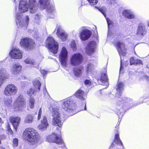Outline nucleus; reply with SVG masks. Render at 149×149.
Returning a JSON list of instances; mask_svg holds the SVG:
<instances>
[{"mask_svg":"<svg viewBox=\"0 0 149 149\" xmlns=\"http://www.w3.org/2000/svg\"><path fill=\"white\" fill-rule=\"evenodd\" d=\"M26 0H20L19 7V13L18 12L16 15V23L18 27L24 28V29L26 28L29 22V18L28 16L25 18V21L22 17V13L27 11L28 7L26 4Z\"/></svg>","mask_w":149,"mask_h":149,"instance_id":"1","label":"nucleus"},{"mask_svg":"<svg viewBox=\"0 0 149 149\" xmlns=\"http://www.w3.org/2000/svg\"><path fill=\"white\" fill-rule=\"evenodd\" d=\"M23 135L25 136L27 140L32 144H36L40 139L38 133L31 128L26 129L23 132Z\"/></svg>","mask_w":149,"mask_h":149,"instance_id":"2","label":"nucleus"},{"mask_svg":"<svg viewBox=\"0 0 149 149\" xmlns=\"http://www.w3.org/2000/svg\"><path fill=\"white\" fill-rule=\"evenodd\" d=\"M49 111L52 113L53 117L52 124L55 126H58L61 127L62 125L63 122L61 120L60 114L59 113V110L56 108H53L52 107H49Z\"/></svg>","mask_w":149,"mask_h":149,"instance_id":"3","label":"nucleus"},{"mask_svg":"<svg viewBox=\"0 0 149 149\" xmlns=\"http://www.w3.org/2000/svg\"><path fill=\"white\" fill-rule=\"evenodd\" d=\"M21 46L27 50H32L36 46L35 41L32 39L25 38L22 39L20 42Z\"/></svg>","mask_w":149,"mask_h":149,"instance_id":"4","label":"nucleus"},{"mask_svg":"<svg viewBox=\"0 0 149 149\" xmlns=\"http://www.w3.org/2000/svg\"><path fill=\"white\" fill-rule=\"evenodd\" d=\"M46 45L51 52L54 54H56L58 50V45L53 38L49 37L46 40Z\"/></svg>","mask_w":149,"mask_h":149,"instance_id":"5","label":"nucleus"},{"mask_svg":"<svg viewBox=\"0 0 149 149\" xmlns=\"http://www.w3.org/2000/svg\"><path fill=\"white\" fill-rule=\"evenodd\" d=\"M62 107L66 111L69 112L74 111L75 109V106L72 100L68 99L65 100L62 104Z\"/></svg>","mask_w":149,"mask_h":149,"instance_id":"6","label":"nucleus"},{"mask_svg":"<svg viewBox=\"0 0 149 149\" xmlns=\"http://www.w3.org/2000/svg\"><path fill=\"white\" fill-rule=\"evenodd\" d=\"M17 88L13 84L8 85L4 91V93L5 95L10 96L15 95L17 92Z\"/></svg>","mask_w":149,"mask_h":149,"instance_id":"7","label":"nucleus"},{"mask_svg":"<svg viewBox=\"0 0 149 149\" xmlns=\"http://www.w3.org/2000/svg\"><path fill=\"white\" fill-rule=\"evenodd\" d=\"M82 60V56L81 54L79 53L74 54L71 58L70 64L73 66L79 65L81 63Z\"/></svg>","mask_w":149,"mask_h":149,"instance_id":"8","label":"nucleus"},{"mask_svg":"<svg viewBox=\"0 0 149 149\" xmlns=\"http://www.w3.org/2000/svg\"><path fill=\"white\" fill-rule=\"evenodd\" d=\"M68 52L65 48L63 47L59 56L61 65L63 67H66Z\"/></svg>","mask_w":149,"mask_h":149,"instance_id":"9","label":"nucleus"},{"mask_svg":"<svg viewBox=\"0 0 149 149\" xmlns=\"http://www.w3.org/2000/svg\"><path fill=\"white\" fill-rule=\"evenodd\" d=\"M40 5V8L42 9L47 8V11L49 13H52L54 10V8L49 5V0H39Z\"/></svg>","mask_w":149,"mask_h":149,"instance_id":"10","label":"nucleus"},{"mask_svg":"<svg viewBox=\"0 0 149 149\" xmlns=\"http://www.w3.org/2000/svg\"><path fill=\"white\" fill-rule=\"evenodd\" d=\"M26 104V102L23 96L20 95L16 98L14 104L15 109L22 107Z\"/></svg>","mask_w":149,"mask_h":149,"instance_id":"11","label":"nucleus"},{"mask_svg":"<svg viewBox=\"0 0 149 149\" xmlns=\"http://www.w3.org/2000/svg\"><path fill=\"white\" fill-rule=\"evenodd\" d=\"M9 55L13 58L21 59L22 57L21 52L17 48L13 49L10 53Z\"/></svg>","mask_w":149,"mask_h":149,"instance_id":"12","label":"nucleus"},{"mask_svg":"<svg viewBox=\"0 0 149 149\" xmlns=\"http://www.w3.org/2000/svg\"><path fill=\"white\" fill-rule=\"evenodd\" d=\"M116 46L120 56H125L126 54V49L124 44L123 42H118L116 44Z\"/></svg>","mask_w":149,"mask_h":149,"instance_id":"13","label":"nucleus"},{"mask_svg":"<svg viewBox=\"0 0 149 149\" xmlns=\"http://www.w3.org/2000/svg\"><path fill=\"white\" fill-rule=\"evenodd\" d=\"M80 38L82 40H85L89 38L91 35V32L86 29H83L79 33Z\"/></svg>","mask_w":149,"mask_h":149,"instance_id":"14","label":"nucleus"},{"mask_svg":"<svg viewBox=\"0 0 149 149\" xmlns=\"http://www.w3.org/2000/svg\"><path fill=\"white\" fill-rule=\"evenodd\" d=\"M29 7L30 13H33L36 12L38 9V6L35 0H29Z\"/></svg>","mask_w":149,"mask_h":149,"instance_id":"15","label":"nucleus"},{"mask_svg":"<svg viewBox=\"0 0 149 149\" xmlns=\"http://www.w3.org/2000/svg\"><path fill=\"white\" fill-rule=\"evenodd\" d=\"M56 35L63 41H66L67 38V34L60 27L58 28Z\"/></svg>","mask_w":149,"mask_h":149,"instance_id":"16","label":"nucleus"},{"mask_svg":"<svg viewBox=\"0 0 149 149\" xmlns=\"http://www.w3.org/2000/svg\"><path fill=\"white\" fill-rule=\"evenodd\" d=\"M49 126V123L46 116H44L41 123L38 125V128L41 131H44L46 130Z\"/></svg>","mask_w":149,"mask_h":149,"instance_id":"17","label":"nucleus"},{"mask_svg":"<svg viewBox=\"0 0 149 149\" xmlns=\"http://www.w3.org/2000/svg\"><path fill=\"white\" fill-rule=\"evenodd\" d=\"M96 45V43L94 41L91 42L86 47V51L88 54L90 55L94 52Z\"/></svg>","mask_w":149,"mask_h":149,"instance_id":"18","label":"nucleus"},{"mask_svg":"<svg viewBox=\"0 0 149 149\" xmlns=\"http://www.w3.org/2000/svg\"><path fill=\"white\" fill-rule=\"evenodd\" d=\"M20 119V118L19 117H13L11 116L10 118V121L12 124L14 129L16 130H17V126L19 125Z\"/></svg>","mask_w":149,"mask_h":149,"instance_id":"19","label":"nucleus"},{"mask_svg":"<svg viewBox=\"0 0 149 149\" xmlns=\"http://www.w3.org/2000/svg\"><path fill=\"white\" fill-rule=\"evenodd\" d=\"M146 33V30L145 26L143 24H140L139 26L137 34L141 36H142Z\"/></svg>","mask_w":149,"mask_h":149,"instance_id":"20","label":"nucleus"},{"mask_svg":"<svg viewBox=\"0 0 149 149\" xmlns=\"http://www.w3.org/2000/svg\"><path fill=\"white\" fill-rule=\"evenodd\" d=\"M58 134H59L58 133V134L55 133L52 134L53 137L52 138V140H54L53 141H52V142H55L57 144L62 143L63 141L60 136Z\"/></svg>","mask_w":149,"mask_h":149,"instance_id":"21","label":"nucleus"},{"mask_svg":"<svg viewBox=\"0 0 149 149\" xmlns=\"http://www.w3.org/2000/svg\"><path fill=\"white\" fill-rule=\"evenodd\" d=\"M21 66L19 64H15L13 66L11 70V72L13 74L16 75L20 71Z\"/></svg>","mask_w":149,"mask_h":149,"instance_id":"22","label":"nucleus"},{"mask_svg":"<svg viewBox=\"0 0 149 149\" xmlns=\"http://www.w3.org/2000/svg\"><path fill=\"white\" fill-rule=\"evenodd\" d=\"M123 15L124 16L129 19L134 18V15L133 13L130 10H124L123 13Z\"/></svg>","mask_w":149,"mask_h":149,"instance_id":"23","label":"nucleus"},{"mask_svg":"<svg viewBox=\"0 0 149 149\" xmlns=\"http://www.w3.org/2000/svg\"><path fill=\"white\" fill-rule=\"evenodd\" d=\"M97 81L99 83L100 82H102V83L105 82L107 86L108 85V84L107 83V76L105 73L102 74L101 76L98 78Z\"/></svg>","mask_w":149,"mask_h":149,"instance_id":"24","label":"nucleus"},{"mask_svg":"<svg viewBox=\"0 0 149 149\" xmlns=\"http://www.w3.org/2000/svg\"><path fill=\"white\" fill-rule=\"evenodd\" d=\"M75 96L81 100H84L85 99V96H84V91L80 89L78 90L75 94Z\"/></svg>","mask_w":149,"mask_h":149,"instance_id":"25","label":"nucleus"},{"mask_svg":"<svg viewBox=\"0 0 149 149\" xmlns=\"http://www.w3.org/2000/svg\"><path fill=\"white\" fill-rule=\"evenodd\" d=\"M86 72L87 74L91 73L94 69V65L91 63H88L86 67Z\"/></svg>","mask_w":149,"mask_h":149,"instance_id":"26","label":"nucleus"},{"mask_svg":"<svg viewBox=\"0 0 149 149\" xmlns=\"http://www.w3.org/2000/svg\"><path fill=\"white\" fill-rule=\"evenodd\" d=\"M130 65L133 64L136 65L137 64H142V61L140 60L137 59L135 58L132 57L130 59Z\"/></svg>","mask_w":149,"mask_h":149,"instance_id":"27","label":"nucleus"},{"mask_svg":"<svg viewBox=\"0 0 149 149\" xmlns=\"http://www.w3.org/2000/svg\"><path fill=\"white\" fill-rule=\"evenodd\" d=\"M121 102L122 103L121 106L123 107V108H124L125 105L126 107L127 105L131 104L132 101L130 98H125L122 100Z\"/></svg>","mask_w":149,"mask_h":149,"instance_id":"28","label":"nucleus"},{"mask_svg":"<svg viewBox=\"0 0 149 149\" xmlns=\"http://www.w3.org/2000/svg\"><path fill=\"white\" fill-rule=\"evenodd\" d=\"M117 85V86L116 88L117 91L119 92V93H117L116 94V95L117 96L118 94H119L120 95H121V91H123V89L124 84L123 82H118Z\"/></svg>","mask_w":149,"mask_h":149,"instance_id":"29","label":"nucleus"},{"mask_svg":"<svg viewBox=\"0 0 149 149\" xmlns=\"http://www.w3.org/2000/svg\"><path fill=\"white\" fill-rule=\"evenodd\" d=\"M34 116L29 114L25 118V122L26 123H31L33 121Z\"/></svg>","mask_w":149,"mask_h":149,"instance_id":"30","label":"nucleus"},{"mask_svg":"<svg viewBox=\"0 0 149 149\" xmlns=\"http://www.w3.org/2000/svg\"><path fill=\"white\" fill-rule=\"evenodd\" d=\"M82 67L76 68L74 69V75L76 76H78L81 74V69Z\"/></svg>","mask_w":149,"mask_h":149,"instance_id":"31","label":"nucleus"},{"mask_svg":"<svg viewBox=\"0 0 149 149\" xmlns=\"http://www.w3.org/2000/svg\"><path fill=\"white\" fill-rule=\"evenodd\" d=\"M33 84L36 88H38V90H40L41 84L38 79H36L33 82Z\"/></svg>","mask_w":149,"mask_h":149,"instance_id":"32","label":"nucleus"},{"mask_svg":"<svg viewBox=\"0 0 149 149\" xmlns=\"http://www.w3.org/2000/svg\"><path fill=\"white\" fill-rule=\"evenodd\" d=\"M114 142L116 144L121 145H122V142L119 138L118 134H116L115 136Z\"/></svg>","mask_w":149,"mask_h":149,"instance_id":"33","label":"nucleus"},{"mask_svg":"<svg viewBox=\"0 0 149 149\" xmlns=\"http://www.w3.org/2000/svg\"><path fill=\"white\" fill-rule=\"evenodd\" d=\"M29 105L30 107L32 109L34 107V104L35 103V100L33 97H31L29 99Z\"/></svg>","mask_w":149,"mask_h":149,"instance_id":"34","label":"nucleus"},{"mask_svg":"<svg viewBox=\"0 0 149 149\" xmlns=\"http://www.w3.org/2000/svg\"><path fill=\"white\" fill-rule=\"evenodd\" d=\"M12 102V100L11 98L6 99L4 100V104L7 106L10 105Z\"/></svg>","mask_w":149,"mask_h":149,"instance_id":"35","label":"nucleus"},{"mask_svg":"<svg viewBox=\"0 0 149 149\" xmlns=\"http://www.w3.org/2000/svg\"><path fill=\"white\" fill-rule=\"evenodd\" d=\"M27 64H29L33 65H34L35 64V62L31 59L27 58L24 61Z\"/></svg>","mask_w":149,"mask_h":149,"instance_id":"36","label":"nucleus"},{"mask_svg":"<svg viewBox=\"0 0 149 149\" xmlns=\"http://www.w3.org/2000/svg\"><path fill=\"white\" fill-rule=\"evenodd\" d=\"M36 92L32 88L30 89L27 91L28 94L29 96L32 95L33 94L36 93Z\"/></svg>","mask_w":149,"mask_h":149,"instance_id":"37","label":"nucleus"},{"mask_svg":"<svg viewBox=\"0 0 149 149\" xmlns=\"http://www.w3.org/2000/svg\"><path fill=\"white\" fill-rule=\"evenodd\" d=\"M53 137L52 134L51 135H48L46 137V140L49 142H52L54 140H52Z\"/></svg>","mask_w":149,"mask_h":149,"instance_id":"38","label":"nucleus"},{"mask_svg":"<svg viewBox=\"0 0 149 149\" xmlns=\"http://www.w3.org/2000/svg\"><path fill=\"white\" fill-rule=\"evenodd\" d=\"M92 6L96 5L98 2V0H87Z\"/></svg>","mask_w":149,"mask_h":149,"instance_id":"39","label":"nucleus"},{"mask_svg":"<svg viewBox=\"0 0 149 149\" xmlns=\"http://www.w3.org/2000/svg\"><path fill=\"white\" fill-rule=\"evenodd\" d=\"M13 146L14 147L17 146L18 145V139L17 138H15L13 140Z\"/></svg>","mask_w":149,"mask_h":149,"instance_id":"40","label":"nucleus"},{"mask_svg":"<svg viewBox=\"0 0 149 149\" xmlns=\"http://www.w3.org/2000/svg\"><path fill=\"white\" fill-rule=\"evenodd\" d=\"M106 19L108 27V28H109L110 26L112 25L113 22L109 18H106Z\"/></svg>","mask_w":149,"mask_h":149,"instance_id":"41","label":"nucleus"},{"mask_svg":"<svg viewBox=\"0 0 149 149\" xmlns=\"http://www.w3.org/2000/svg\"><path fill=\"white\" fill-rule=\"evenodd\" d=\"M42 113V108H41L39 110L38 112V118L37 120H39L41 118V116Z\"/></svg>","mask_w":149,"mask_h":149,"instance_id":"42","label":"nucleus"},{"mask_svg":"<svg viewBox=\"0 0 149 149\" xmlns=\"http://www.w3.org/2000/svg\"><path fill=\"white\" fill-rule=\"evenodd\" d=\"M71 47L74 50L76 49V45L75 42L74 41L72 42L71 44Z\"/></svg>","mask_w":149,"mask_h":149,"instance_id":"43","label":"nucleus"},{"mask_svg":"<svg viewBox=\"0 0 149 149\" xmlns=\"http://www.w3.org/2000/svg\"><path fill=\"white\" fill-rule=\"evenodd\" d=\"M40 15L39 14H37L36 15L35 18V20H36V21H37L40 19Z\"/></svg>","mask_w":149,"mask_h":149,"instance_id":"44","label":"nucleus"},{"mask_svg":"<svg viewBox=\"0 0 149 149\" xmlns=\"http://www.w3.org/2000/svg\"><path fill=\"white\" fill-rule=\"evenodd\" d=\"M84 83L86 85H90L91 84V81L89 80H86L84 81Z\"/></svg>","mask_w":149,"mask_h":149,"instance_id":"45","label":"nucleus"},{"mask_svg":"<svg viewBox=\"0 0 149 149\" xmlns=\"http://www.w3.org/2000/svg\"><path fill=\"white\" fill-rule=\"evenodd\" d=\"M107 2L110 4H111L112 3H114L115 1L114 0H107Z\"/></svg>","mask_w":149,"mask_h":149,"instance_id":"46","label":"nucleus"},{"mask_svg":"<svg viewBox=\"0 0 149 149\" xmlns=\"http://www.w3.org/2000/svg\"><path fill=\"white\" fill-rule=\"evenodd\" d=\"M8 130L10 134H12L13 133V131L10 128V126L8 125Z\"/></svg>","mask_w":149,"mask_h":149,"instance_id":"47","label":"nucleus"},{"mask_svg":"<svg viewBox=\"0 0 149 149\" xmlns=\"http://www.w3.org/2000/svg\"><path fill=\"white\" fill-rule=\"evenodd\" d=\"M40 72L41 74L44 75H45L47 74V72L44 70H41Z\"/></svg>","mask_w":149,"mask_h":149,"instance_id":"48","label":"nucleus"},{"mask_svg":"<svg viewBox=\"0 0 149 149\" xmlns=\"http://www.w3.org/2000/svg\"><path fill=\"white\" fill-rule=\"evenodd\" d=\"M5 136L4 135L0 136V144H1V140L3 139H4L6 138Z\"/></svg>","mask_w":149,"mask_h":149,"instance_id":"49","label":"nucleus"},{"mask_svg":"<svg viewBox=\"0 0 149 149\" xmlns=\"http://www.w3.org/2000/svg\"><path fill=\"white\" fill-rule=\"evenodd\" d=\"M100 11L103 14V15H104V16L105 17H106L105 14V12L103 10H102L101 9H100Z\"/></svg>","mask_w":149,"mask_h":149,"instance_id":"50","label":"nucleus"},{"mask_svg":"<svg viewBox=\"0 0 149 149\" xmlns=\"http://www.w3.org/2000/svg\"><path fill=\"white\" fill-rule=\"evenodd\" d=\"M118 111L119 112H118L117 113V114L118 116H119L120 114H122V115H123V113L122 112H121V113L120 112V111L119 110H118Z\"/></svg>","mask_w":149,"mask_h":149,"instance_id":"51","label":"nucleus"},{"mask_svg":"<svg viewBox=\"0 0 149 149\" xmlns=\"http://www.w3.org/2000/svg\"><path fill=\"white\" fill-rule=\"evenodd\" d=\"M122 60L121 58L120 60V71L121 70V68H122Z\"/></svg>","mask_w":149,"mask_h":149,"instance_id":"52","label":"nucleus"},{"mask_svg":"<svg viewBox=\"0 0 149 149\" xmlns=\"http://www.w3.org/2000/svg\"><path fill=\"white\" fill-rule=\"evenodd\" d=\"M0 149H5L3 147H2L1 146H0Z\"/></svg>","mask_w":149,"mask_h":149,"instance_id":"53","label":"nucleus"},{"mask_svg":"<svg viewBox=\"0 0 149 149\" xmlns=\"http://www.w3.org/2000/svg\"><path fill=\"white\" fill-rule=\"evenodd\" d=\"M3 123V122H2V119L0 117V123Z\"/></svg>","mask_w":149,"mask_h":149,"instance_id":"54","label":"nucleus"},{"mask_svg":"<svg viewBox=\"0 0 149 149\" xmlns=\"http://www.w3.org/2000/svg\"><path fill=\"white\" fill-rule=\"evenodd\" d=\"M58 130L59 132L60 133L61 132L60 130H61V128H59L58 129Z\"/></svg>","mask_w":149,"mask_h":149,"instance_id":"55","label":"nucleus"},{"mask_svg":"<svg viewBox=\"0 0 149 149\" xmlns=\"http://www.w3.org/2000/svg\"><path fill=\"white\" fill-rule=\"evenodd\" d=\"M147 24L148 26H149V21H147Z\"/></svg>","mask_w":149,"mask_h":149,"instance_id":"56","label":"nucleus"},{"mask_svg":"<svg viewBox=\"0 0 149 149\" xmlns=\"http://www.w3.org/2000/svg\"><path fill=\"white\" fill-rule=\"evenodd\" d=\"M84 110H86V104H85V108H84Z\"/></svg>","mask_w":149,"mask_h":149,"instance_id":"57","label":"nucleus"},{"mask_svg":"<svg viewBox=\"0 0 149 149\" xmlns=\"http://www.w3.org/2000/svg\"><path fill=\"white\" fill-rule=\"evenodd\" d=\"M113 143H112V144H111V146H110V147H112L113 146Z\"/></svg>","mask_w":149,"mask_h":149,"instance_id":"58","label":"nucleus"},{"mask_svg":"<svg viewBox=\"0 0 149 149\" xmlns=\"http://www.w3.org/2000/svg\"><path fill=\"white\" fill-rule=\"evenodd\" d=\"M44 91V92H45V91H46V88H45V90H44V91Z\"/></svg>","mask_w":149,"mask_h":149,"instance_id":"59","label":"nucleus"},{"mask_svg":"<svg viewBox=\"0 0 149 149\" xmlns=\"http://www.w3.org/2000/svg\"><path fill=\"white\" fill-rule=\"evenodd\" d=\"M116 132H117L118 131V129H116Z\"/></svg>","mask_w":149,"mask_h":149,"instance_id":"60","label":"nucleus"},{"mask_svg":"<svg viewBox=\"0 0 149 149\" xmlns=\"http://www.w3.org/2000/svg\"><path fill=\"white\" fill-rule=\"evenodd\" d=\"M118 126L119 125L120 123H118Z\"/></svg>","mask_w":149,"mask_h":149,"instance_id":"61","label":"nucleus"},{"mask_svg":"<svg viewBox=\"0 0 149 149\" xmlns=\"http://www.w3.org/2000/svg\"><path fill=\"white\" fill-rule=\"evenodd\" d=\"M75 113H73V114H74Z\"/></svg>","mask_w":149,"mask_h":149,"instance_id":"62","label":"nucleus"},{"mask_svg":"<svg viewBox=\"0 0 149 149\" xmlns=\"http://www.w3.org/2000/svg\"><path fill=\"white\" fill-rule=\"evenodd\" d=\"M14 0V2H15V0Z\"/></svg>","mask_w":149,"mask_h":149,"instance_id":"63","label":"nucleus"}]
</instances>
